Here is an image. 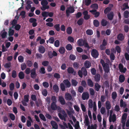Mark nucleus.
I'll return each mask as SVG.
<instances>
[{"instance_id": "obj_1", "label": "nucleus", "mask_w": 129, "mask_h": 129, "mask_svg": "<svg viewBox=\"0 0 129 129\" xmlns=\"http://www.w3.org/2000/svg\"><path fill=\"white\" fill-rule=\"evenodd\" d=\"M41 4L42 6V7L41 8V9L43 11H45L46 9L49 8V6L47 5L48 4V2L46 0H43L42 1Z\"/></svg>"}, {"instance_id": "obj_2", "label": "nucleus", "mask_w": 129, "mask_h": 129, "mask_svg": "<svg viewBox=\"0 0 129 129\" xmlns=\"http://www.w3.org/2000/svg\"><path fill=\"white\" fill-rule=\"evenodd\" d=\"M51 109L53 110H56L57 109L59 111L61 110V108L59 106H57L56 103L52 102L51 106Z\"/></svg>"}, {"instance_id": "obj_3", "label": "nucleus", "mask_w": 129, "mask_h": 129, "mask_svg": "<svg viewBox=\"0 0 129 129\" xmlns=\"http://www.w3.org/2000/svg\"><path fill=\"white\" fill-rule=\"evenodd\" d=\"M91 54L92 56L95 58H97L99 55L98 51L95 49H93L92 50Z\"/></svg>"}, {"instance_id": "obj_4", "label": "nucleus", "mask_w": 129, "mask_h": 129, "mask_svg": "<svg viewBox=\"0 0 129 129\" xmlns=\"http://www.w3.org/2000/svg\"><path fill=\"white\" fill-rule=\"evenodd\" d=\"M67 72L69 74H73L74 75H75L76 72L75 71L74 69L71 67H69L67 69Z\"/></svg>"}, {"instance_id": "obj_5", "label": "nucleus", "mask_w": 129, "mask_h": 129, "mask_svg": "<svg viewBox=\"0 0 129 129\" xmlns=\"http://www.w3.org/2000/svg\"><path fill=\"white\" fill-rule=\"evenodd\" d=\"M97 11L96 10H92L89 11L90 12H91L93 15H94V17L96 18L98 17L100 15V13L98 12H96Z\"/></svg>"}, {"instance_id": "obj_6", "label": "nucleus", "mask_w": 129, "mask_h": 129, "mask_svg": "<svg viewBox=\"0 0 129 129\" xmlns=\"http://www.w3.org/2000/svg\"><path fill=\"white\" fill-rule=\"evenodd\" d=\"M89 95L88 93L86 92H83L82 95V98L83 100H85L88 99Z\"/></svg>"}, {"instance_id": "obj_7", "label": "nucleus", "mask_w": 129, "mask_h": 129, "mask_svg": "<svg viewBox=\"0 0 129 129\" xmlns=\"http://www.w3.org/2000/svg\"><path fill=\"white\" fill-rule=\"evenodd\" d=\"M37 75L36 73V69L33 68L31 70V77L32 78H35L37 76Z\"/></svg>"}, {"instance_id": "obj_8", "label": "nucleus", "mask_w": 129, "mask_h": 129, "mask_svg": "<svg viewBox=\"0 0 129 129\" xmlns=\"http://www.w3.org/2000/svg\"><path fill=\"white\" fill-rule=\"evenodd\" d=\"M51 124L52 127L54 129H57L58 125L57 123L54 121H51Z\"/></svg>"}, {"instance_id": "obj_9", "label": "nucleus", "mask_w": 129, "mask_h": 129, "mask_svg": "<svg viewBox=\"0 0 129 129\" xmlns=\"http://www.w3.org/2000/svg\"><path fill=\"white\" fill-rule=\"evenodd\" d=\"M101 76L100 74H97L94 77L95 81L96 82H99L100 80Z\"/></svg>"}, {"instance_id": "obj_10", "label": "nucleus", "mask_w": 129, "mask_h": 129, "mask_svg": "<svg viewBox=\"0 0 129 129\" xmlns=\"http://www.w3.org/2000/svg\"><path fill=\"white\" fill-rule=\"evenodd\" d=\"M114 13L113 12H111L107 15L108 19L110 20H112L114 17Z\"/></svg>"}, {"instance_id": "obj_11", "label": "nucleus", "mask_w": 129, "mask_h": 129, "mask_svg": "<svg viewBox=\"0 0 129 129\" xmlns=\"http://www.w3.org/2000/svg\"><path fill=\"white\" fill-rule=\"evenodd\" d=\"M117 38L118 40L122 41L124 39V37L122 34L120 33L118 35Z\"/></svg>"}, {"instance_id": "obj_12", "label": "nucleus", "mask_w": 129, "mask_h": 129, "mask_svg": "<svg viewBox=\"0 0 129 129\" xmlns=\"http://www.w3.org/2000/svg\"><path fill=\"white\" fill-rule=\"evenodd\" d=\"M63 82L67 87L69 88L70 87L71 83L68 79L64 80L63 81Z\"/></svg>"}, {"instance_id": "obj_13", "label": "nucleus", "mask_w": 129, "mask_h": 129, "mask_svg": "<svg viewBox=\"0 0 129 129\" xmlns=\"http://www.w3.org/2000/svg\"><path fill=\"white\" fill-rule=\"evenodd\" d=\"M105 73H108L110 71V67L108 64L106 65L103 67Z\"/></svg>"}, {"instance_id": "obj_14", "label": "nucleus", "mask_w": 129, "mask_h": 129, "mask_svg": "<svg viewBox=\"0 0 129 129\" xmlns=\"http://www.w3.org/2000/svg\"><path fill=\"white\" fill-rule=\"evenodd\" d=\"M87 129H96L97 125L96 124L93 125L92 124L91 126L90 125V123L88 125H87Z\"/></svg>"}, {"instance_id": "obj_15", "label": "nucleus", "mask_w": 129, "mask_h": 129, "mask_svg": "<svg viewBox=\"0 0 129 129\" xmlns=\"http://www.w3.org/2000/svg\"><path fill=\"white\" fill-rule=\"evenodd\" d=\"M87 83L89 86L91 87L93 86L94 85L91 79H88L87 80Z\"/></svg>"}, {"instance_id": "obj_16", "label": "nucleus", "mask_w": 129, "mask_h": 129, "mask_svg": "<svg viewBox=\"0 0 129 129\" xmlns=\"http://www.w3.org/2000/svg\"><path fill=\"white\" fill-rule=\"evenodd\" d=\"M65 97L66 100L68 101H71L72 99V97L71 94L69 93L66 94Z\"/></svg>"}, {"instance_id": "obj_17", "label": "nucleus", "mask_w": 129, "mask_h": 129, "mask_svg": "<svg viewBox=\"0 0 129 129\" xmlns=\"http://www.w3.org/2000/svg\"><path fill=\"white\" fill-rule=\"evenodd\" d=\"M59 100L60 103L62 105L65 104V101L64 98L62 96H59Z\"/></svg>"}, {"instance_id": "obj_18", "label": "nucleus", "mask_w": 129, "mask_h": 129, "mask_svg": "<svg viewBox=\"0 0 129 129\" xmlns=\"http://www.w3.org/2000/svg\"><path fill=\"white\" fill-rule=\"evenodd\" d=\"M84 65L86 68H89L91 66L90 62L88 60H86L84 62Z\"/></svg>"}, {"instance_id": "obj_19", "label": "nucleus", "mask_w": 129, "mask_h": 129, "mask_svg": "<svg viewBox=\"0 0 129 129\" xmlns=\"http://www.w3.org/2000/svg\"><path fill=\"white\" fill-rule=\"evenodd\" d=\"M81 70L82 72L83 75L84 77H86L87 74V71L86 69L83 67L81 68Z\"/></svg>"}, {"instance_id": "obj_20", "label": "nucleus", "mask_w": 129, "mask_h": 129, "mask_svg": "<svg viewBox=\"0 0 129 129\" xmlns=\"http://www.w3.org/2000/svg\"><path fill=\"white\" fill-rule=\"evenodd\" d=\"M84 42V40H83L82 39H79L77 41L78 45L80 46H83Z\"/></svg>"}, {"instance_id": "obj_21", "label": "nucleus", "mask_w": 129, "mask_h": 129, "mask_svg": "<svg viewBox=\"0 0 129 129\" xmlns=\"http://www.w3.org/2000/svg\"><path fill=\"white\" fill-rule=\"evenodd\" d=\"M41 37L40 36L38 37L36 39L37 41H38L40 40V44H44L45 42V40L44 39H41Z\"/></svg>"}, {"instance_id": "obj_22", "label": "nucleus", "mask_w": 129, "mask_h": 129, "mask_svg": "<svg viewBox=\"0 0 129 129\" xmlns=\"http://www.w3.org/2000/svg\"><path fill=\"white\" fill-rule=\"evenodd\" d=\"M116 120V116L115 115L113 114L112 117L110 116L109 118V121L111 122L112 121L114 122Z\"/></svg>"}, {"instance_id": "obj_23", "label": "nucleus", "mask_w": 129, "mask_h": 129, "mask_svg": "<svg viewBox=\"0 0 129 129\" xmlns=\"http://www.w3.org/2000/svg\"><path fill=\"white\" fill-rule=\"evenodd\" d=\"M101 87V86L98 83H95L94 85V88L95 90L98 91H99Z\"/></svg>"}, {"instance_id": "obj_24", "label": "nucleus", "mask_w": 129, "mask_h": 129, "mask_svg": "<svg viewBox=\"0 0 129 129\" xmlns=\"http://www.w3.org/2000/svg\"><path fill=\"white\" fill-rule=\"evenodd\" d=\"M106 109L107 110H109L111 109V105L109 101H106Z\"/></svg>"}, {"instance_id": "obj_25", "label": "nucleus", "mask_w": 129, "mask_h": 129, "mask_svg": "<svg viewBox=\"0 0 129 129\" xmlns=\"http://www.w3.org/2000/svg\"><path fill=\"white\" fill-rule=\"evenodd\" d=\"M120 106L121 108L123 107L124 108H125L126 106V103L125 102H123V101L122 99H121L120 100Z\"/></svg>"}, {"instance_id": "obj_26", "label": "nucleus", "mask_w": 129, "mask_h": 129, "mask_svg": "<svg viewBox=\"0 0 129 129\" xmlns=\"http://www.w3.org/2000/svg\"><path fill=\"white\" fill-rule=\"evenodd\" d=\"M39 51L41 53H44L45 51V49L44 47L42 46H41L39 48Z\"/></svg>"}, {"instance_id": "obj_27", "label": "nucleus", "mask_w": 129, "mask_h": 129, "mask_svg": "<svg viewBox=\"0 0 129 129\" xmlns=\"http://www.w3.org/2000/svg\"><path fill=\"white\" fill-rule=\"evenodd\" d=\"M125 79L124 76L123 75H120L119 77V81L120 82H123L124 81Z\"/></svg>"}, {"instance_id": "obj_28", "label": "nucleus", "mask_w": 129, "mask_h": 129, "mask_svg": "<svg viewBox=\"0 0 129 129\" xmlns=\"http://www.w3.org/2000/svg\"><path fill=\"white\" fill-rule=\"evenodd\" d=\"M54 27L57 31H59L60 30V24H55Z\"/></svg>"}, {"instance_id": "obj_29", "label": "nucleus", "mask_w": 129, "mask_h": 129, "mask_svg": "<svg viewBox=\"0 0 129 129\" xmlns=\"http://www.w3.org/2000/svg\"><path fill=\"white\" fill-rule=\"evenodd\" d=\"M53 89L54 91L56 93H57L59 91V88L58 85L56 84H55L53 86Z\"/></svg>"}, {"instance_id": "obj_30", "label": "nucleus", "mask_w": 129, "mask_h": 129, "mask_svg": "<svg viewBox=\"0 0 129 129\" xmlns=\"http://www.w3.org/2000/svg\"><path fill=\"white\" fill-rule=\"evenodd\" d=\"M85 120L84 121V123H85L86 125H88L90 123L88 117L87 115H86L85 116Z\"/></svg>"}, {"instance_id": "obj_31", "label": "nucleus", "mask_w": 129, "mask_h": 129, "mask_svg": "<svg viewBox=\"0 0 129 129\" xmlns=\"http://www.w3.org/2000/svg\"><path fill=\"white\" fill-rule=\"evenodd\" d=\"M18 76L20 79H23L24 78V74L23 72H20L19 73Z\"/></svg>"}, {"instance_id": "obj_32", "label": "nucleus", "mask_w": 129, "mask_h": 129, "mask_svg": "<svg viewBox=\"0 0 129 129\" xmlns=\"http://www.w3.org/2000/svg\"><path fill=\"white\" fill-rule=\"evenodd\" d=\"M66 10H68L69 12L70 13H72L74 12L75 11V9L72 6H70L68 7L66 9Z\"/></svg>"}, {"instance_id": "obj_33", "label": "nucleus", "mask_w": 129, "mask_h": 129, "mask_svg": "<svg viewBox=\"0 0 129 129\" xmlns=\"http://www.w3.org/2000/svg\"><path fill=\"white\" fill-rule=\"evenodd\" d=\"M108 23V22L104 19H103L102 20L101 24L102 26H106Z\"/></svg>"}, {"instance_id": "obj_34", "label": "nucleus", "mask_w": 129, "mask_h": 129, "mask_svg": "<svg viewBox=\"0 0 129 129\" xmlns=\"http://www.w3.org/2000/svg\"><path fill=\"white\" fill-rule=\"evenodd\" d=\"M117 96V94L116 92L114 91L112 92V97L113 100H115L116 99Z\"/></svg>"}, {"instance_id": "obj_35", "label": "nucleus", "mask_w": 129, "mask_h": 129, "mask_svg": "<svg viewBox=\"0 0 129 129\" xmlns=\"http://www.w3.org/2000/svg\"><path fill=\"white\" fill-rule=\"evenodd\" d=\"M90 7L91 8L94 9V10H96L98 8V5L97 4H94L91 5Z\"/></svg>"}, {"instance_id": "obj_36", "label": "nucleus", "mask_w": 129, "mask_h": 129, "mask_svg": "<svg viewBox=\"0 0 129 129\" xmlns=\"http://www.w3.org/2000/svg\"><path fill=\"white\" fill-rule=\"evenodd\" d=\"M14 29L9 28L8 31L9 35V36H12L14 34Z\"/></svg>"}, {"instance_id": "obj_37", "label": "nucleus", "mask_w": 129, "mask_h": 129, "mask_svg": "<svg viewBox=\"0 0 129 129\" xmlns=\"http://www.w3.org/2000/svg\"><path fill=\"white\" fill-rule=\"evenodd\" d=\"M66 49L69 51L73 49V47L70 44H68L66 47Z\"/></svg>"}, {"instance_id": "obj_38", "label": "nucleus", "mask_w": 129, "mask_h": 129, "mask_svg": "<svg viewBox=\"0 0 129 129\" xmlns=\"http://www.w3.org/2000/svg\"><path fill=\"white\" fill-rule=\"evenodd\" d=\"M124 16L125 18H128L129 17V12L127 10L125 11L124 12Z\"/></svg>"}, {"instance_id": "obj_39", "label": "nucleus", "mask_w": 129, "mask_h": 129, "mask_svg": "<svg viewBox=\"0 0 129 129\" xmlns=\"http://www.w3.org/2000/svg\"><path fill=\"white\" fill-rule=\"evenodd\" d=\"M93 31L92 30L90 29H88L86 31V34L89 35H91L93 34Z\"/></svg>"}, {"instance_id": "obj_40", "label": "nucleus", "mask_w": 129, "mask_h": 129, "mask_svg": "<svg viewBox=\"0 0 129 129\" xmlns=\"http://www.w3.org/2000/svg\"><path fill=\"white\" fill-rule=\"evenodd\" d=\"M72 29L71 27H69L67 28L66 31L69 34H71L72 33Z\"/></svg>"}, {"instance_id": "obj_41", "label": "nucleus", "mask_w": 129, "mask_h": 129, "mask_svg": "<svg viewBox=\"0 0 129 129\" xmlns=\"http://www.w3.org/2000/svg\"><path fill=\"white\" fill-rule=\"evenodd\" d=\"M93 23L94 26L96 27H98L99 26V22L97 20H94L93 21Z\"/></svg>"}, {"instance_id": "obj_42", "label": "nucleus", "mask_w": 129, "mask_h": 129, "mask_svg": "<svg viewBox=\"0 0 129 129\" xmlns=\"http://www.w3.org/2000/svg\"><path fill=\"white\" fill-rule=\"evenodd\" d=\"M88 104L89 108H92L93 106V102L90 99L89 100Z\"/></svg>"}, {"instance_id": "obj_43", "label": "nucleus", "mask_w": 129, "mask_h": 129, "mask_svg": "<svg viewBox=\"0 0 129 129\" xmlns=\"http://www.w3.org/2000/svg\"><path fill=\"white\" fill-rule=\"evenodd\" d=\"M71 83L72 85L74 86H76L78 83V82L76 80L73 79H72Z\"/></svg>"}, {"instance_id": "obj_44", "label": "nucleus", "mask_w": 129, "mask_h": 129, "mask_svg": "<svg viewBox=\"0 0 129 129\" xmlns=\"http://www.w3.org/2000/svg\"><path fill=\"white\" fill-rule=\"evenodd\" d=\"M111 10V9L110 7H107L104 10V13L105 14H107Z\"/></svg>"}, {"instance_id": "obj_45", "label": "nucleus", "mask_w": 129, "mask_h": 129, "mask_svg": "<svg viewBox=\"0 0 129 129\" xmlns=\"http://www.w3.org/2000/svg\"><path fill=\"white\" fill-rule=\"evenodd\" d=\"M83 19L82 18H81L78 21L77 23L79 25H81L83 24Z\"/></svg>"}, {"instance_id": "obj_46", "label": "nucleus", "mask_w": 129, "mask_h": 129, "mask_svg": "<svg viewBox=\"0 0 129 129\" xmlns=\"http://www.w3.org/2000/svg\"><path fill=\"white\" fill-rule=\"evenodd\" d=\"M65 51V49L63 47H61L60 48L59 50V52L61 54L64 53Z\"/></svg>"}, {"instance_id": "obj_47", "label": "nucleus", "mask_w": 129, "mask_h": 129, "mask_svg": "<svg viewBox=\"0 0 129 129\" xmlns=\"http://www.w3.org/2000/svg\"><path fill=\"white\" fill-rule=\"evenodd\" d=\"M83 46H84L85 47L87 48L88 49H89L90 47L88 45L87 41L85 40H84V42L83 45Z\"/></svg>"}, {"instance_id": "obj_48", "label": "nucleus", "mask_w": 129, "mask_h": 129, "mask_svg": "<svg viewBox=\"0 0 129 129\" xmlns=\"http://www.w3.org/2000/svg\"><path fill=\"white\" fill-rule=\"evenodd\" d=\"M39 116L40 118L42 120L44 121H46V119L45 116L42 114L40 113L39 114Z\"/></svg>"}, {"instance_id": "obj_49", "label": "nucleus", "mask_w": 129, "mask_h": 129, "mask_svg": "<svg viewBox=\"0 0 129 129\" xmlns=\"http://www.w3.org/2000/svg\"><path fill=\"white\" fill-rule=\"evenodd\" d=\"M58 116L59 118L61 120H64L65 121H66V117L62 115L60 113H59L58 114Z\"/></svg>"}, {"instance_id": "obj_50", "label": "nucleus", "mask_w": 129, "mask_h": 129, "mask_svg": "<svg viewBox=\"0 0 129 129\" xmlns=\"http://www.w3.org/2000/svg\"><path fill=\"white\" fill-rule=\"evenodd\" d=\"M42 85L45 88H47L49 86L48 82H44L43 83Z\"/></svg>"}, {"instance_id": "obj_51", "label": "nucleus", "mask_w": 129, "mask_h": 129, "mask_svg": "<svg viewBox=\"0 0 129 129\" xmlns=\"http://www.w3.org/2000/svg\"><path fill=\"white\" fill-rule=\"evenodd\" d=\"M79 64L77 62H74L73 64V67L75 69H78L79 67Z\"/></svg>"}, {"instance_id": "obj_52", "label": "nucleus", "mask_w": 129, "mask_h": 129, "mask_svg": "<svg viewBox=\"0 0 129 129\" xmlns=\"http://www.w3.org/2000/svg\"><path fill=\"white\" fill-rule=\"evenodd\" d=\"M42 64L44 66L47 67L49 64V62L47 61H44L42 62Z\"/></svg>"}, {"instance_id": "obj_53", "label": "nucleus", "mask_w": 129, "mask_h": 129, "mask_svg": "<svg viewBox=\"0 0 129 129\" xmlns=\"http://www.w3.org/2000/svg\"><path fill=\"white\" fill-rule=\"evenodd\" d=\"M26 63L27 66L29 67H31L32 66L33 64L32 61H31L29 60H28L27 61Z\"/></svg>"}, {"instance_id": "obj_54", "label": "nucleus", "mask_w": 129, "mask_h": 129, "mask_svg": "<svg viewBox=\"0 0 129 129\" xmlns=\"http://www.w3.org/2000/svg\"><path fill=\"white\" fill-rule=\"evenodd\" d=\"M48 12L43 11L42 12L41 14L43 17H47L48 16Z\"/></svg>"}, {"instance_id": "obj_55", "label": "nucleus", "mask_w": 129, "mask_h": 129, "mask_svg": "<svg viewBox=\"0 0 129 129\" xmlns=\"http://www.w3.org/2000/svg\"><path fill=\"white\" fill-rule=\"evenodd\" d=\"M60 88L63 91H64L65 90V87L63 83H61L60 84Z\"/></svg>"}, {"instance_id": "obj_56", "label": "nucleus", "mask_w": 129, "mask_h": 129, "mask_svg": "<svg viewBox=\"0 0 129 129\" xmlns=\"http://www.w3.org/2000/svg\"><path fill=\"white\" fill-rule=\"evenodd\" d=\"M19 61L20 62H22L24 61L23 57L21 56H19L18 57Z\"/></svg>"}, {"instance_id": "obj_57", "label": "nucleus", "mask_w": 129, "mask_h": 129, "mask_svg": "<svg viewBox=\"0 0 129 129\" xmlns=\"http://www.w3.org/2000/svg\"><path fill=\"white\" fill-rule=\"evenodd\" d=\"M51 100L52 102L56 103L57 101V99L56 97L55 96H52L51 97Z\"/></svg>"}, {"instance_id": "obj_58", "label": "nucleus", "mask_w": 129, "mask_h": 129, "mask_svg": "<svg viewBox=\"0 0 129 129\" xmlns=\"http://www.w3.org/2000/svg\"><path fill=\"white\" fill-rule=\"evenodd\" d=\"M9 116L12 120L13 121L15 119V116L13 113H10L9 114Z\"/></svg>"}, {"instance_id": "obj_59", "label": "nucleus", "mask_w": 129, "mask_h": 129, "mask_svg": "<svg viewBox=\"0 0 129 129\" xmlns=\"http://www.w3.org/2000/svg\"><path fill=\"white\" fill-rule=\"evenodd\" d=\"M21 28V26L19 24H16L15 25L14 29L17 31L19 30Z\"/></svg>"}, {"instance_id": "obj_60", "label": "nucleus", "mask_w": 129, "mask_h": 129, "mask_svg": "<svg viewBox=\"0 0 129 129\" xmlns=\"http://www.w3.org/2000/svg\"><path fill=\"white\" fill-rule=\"evenodd\" d=\"M47 91L46 89L43 90L42 91V94L44 96H46L47 95Z\"/></svg>"}, {"instance_id": "obj_61", "label": "nucleus", "mask_w": 129, "mask_h": 129, "mask_svg": "<svg viewBox=\"0 0 129 129\" xmlns=\"http://www.w3.org/2000/svg\"><path fill=\"white\" fill-rule=\"evenodd\" d=\"M70 59L72 60H74L76 58V56L72 54H71L69 56Z\"/></svg>"}, {"instance_id": "obj_62", "label": "nucleus", "mask_w": 129, "mask_h": 129, "mask_svg": "<svg viewBox=\"0 0 129 129\" xmlns=\"http://www.w3.org/2000/svg\"><path fill=\"white\" fill-rule=\"evenodd\" d=\"M16 76L17 73L16 71L15 70H13L12 72V77L14 78H15L16 77Z\"/></svg>"}, {"instance_id": "obj_63", "label": "nucleus", "mask_w": 129, "mask_h": 129, "mask_svg": "<svg viewBox=\"0 0 129 129\" xmlns=\"http://www.w3.org/2000/svg\"><path fill=\"white\" fill-rule=\"evenodd\" d=\"M59 42L58 40H56L55 41L54 43V45L56 47H58L59 45Z\"/></svg>"}, {"instance_id": "obj_64", "label": "nucleus", "mask_w": 129, "mask_h": 129, "mask_svg": "<svg viewBox=\"0 0 129 129\" xmlns=\"http://www.w3.org/2000/svg\"><path fill=\"white\" fill-rule=\"evenodd\" d=\"M42 74H44L45 73V68L42 67L40 68V70L39 71Z\"/></svg>"}]
</instances>
